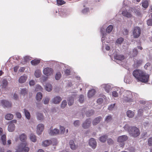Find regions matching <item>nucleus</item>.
I'll list each match as a JSON object with an SVG mask.
<instances>
[{"label": "nucleus", "instance_id": "obj_28", "mask_svg": "<svg viewBox=\"0 0 152 152\" xmlns=\"http://www.w3.org/2000/svg\"><path fill=\"white\" fill-rule=\"evenodd\" d=\"M102 86L104 88V89L105 91L107 93H108L110 88V86L106 84H103Z\"/></svg>", "mask_w": 152, "mask_h": 152}, {"label": "nucleus", "instance_id": "obj_8", "mask_svg": "<svg viewBox=\"0 0 152 152\" xmlns=\"http://www.w3.org/2000/svg\"><path fill=\"white\" fill-rule=\"evenodd\" d=\"M44 128V125L42 124H39L37 126V130L38 134H40L42 133Z\"/></svg>", "mask_w": 152, "mask_h": 152}, {"label": "nucleus", "instance_id": "obj_20", "mask_svg": "<svg viewBox=\"0 0 152 152\" xmlns=\"http://www.w3.org/2000/svg\"><path fill=\"white\" fill-rule=\"evenodd\" d=\"M52 143V141L50 140H47L43 141L42 142V145L45 147L49 145Z\"/></svg>", "mask_w": 152, "mask_h": 152}, {"label": "nucleus", "instance_id": "obj_47", "mask_svg": "<svg viewBox=\"0 0 152 152\" xmlns=\"http://www.w3.org/2000/svg\"><path fill=\"white\" fill-rule=\"evenodd\" d=\"M142 6L145 8H147L148 6V3L147 1H145L142 3Z\"/></svg>", "mask_w": 152, "mask_h": 152}, {"label": "nucleus", "instance_id": "obj_32", "mask_svg": "<svg viewBox=\"0 0 152 152\" xmlns=\"http://www.w3.org/2000/svg\"><path fill=\"white\" fill-rule=\"evenodd\" d=\"M26 118L28 119H30V114L29 112L26 109L24 110Z\"/></svg>", "mask_w": 152, "mask_h": 152}, {"label": "nucleus", "instance_id": "obj_6", "mask_svg": "<svg viewBox=\"0 0 152 152\" xmlns=\"http://www.w3.org/2000/svg\"><path fill=\"white\" fill-rule=\"evenodd\" d=\"M53 70L50 67H47L44 69L43 73L44 74L47 76H50L53 74Z\"/></svg>", "mask_w": 152, "mask_h": 152}, {"label": "nucleus", "instance_id": "obj_33", "mask_svg": "<svg viewBox=\"0 0 152 152\" xmlns=\"http://www.w3.org/2000/svg\"><path fill=\"white\" fill-rule=\"evenodd\" d=\"M41 74V72L40 70H36L34 75L35 76L37 77H39Z\"/></svg>", "mask_w": 152, "mask_h": 152}, {"label": "nucleus", "instance_id": "obj_3", "mask_svg": "<svg viewBox=\"0 0 152 152\" xmlns=\"http://www.w3.org/2000/svg\"><path fill=\"white\" fill-rule=\"evenodd\" d=\"M129 132L134 137H137L140 134L139 130L137 127H135L130 128L129 130Z\"/></svg>", "mask_w": 152, "mask_h": 152}, {"label": "nucleus", "instance_id": "obj_61", "mask_svg": "<svg viewBox=\"0 0 152 152\" xmlns=\"http://www.w3.org/2000/svg\"><path fill=\"white\" fill-rule=\"evenodd\" d=\"M65 74L66 75H68L70 74V71L68 69H66L64 71Z\"/></svg>", "mask_w": 152, "mask_h": 152}, {"label": "nucleus", "instance_id": "obj_63", "mask_svg": "<svg viewBox=\"0 0 152 152\" xmlns=\"http://www.w3.org/2000/svg\"><path fill=\"white\" fill-rule=\"evenodd\" d=\"M29 84L30 86H34L35 84V82L34 80H31L29 81Z\"/></svg>", "mask_w": 152, "mask_h": 152}, {"label": "nucleus", "instance_id": "obj_22", "mask_svg": "<svg viewBox=\"0 0 152 152\" xmlns=\"http://www.w3.org/2000/svg\"><path fill=\"white\" fill-rule=\"evenodd\" d=\"M31 57L28 56H26L23 58V61H22L21 63L23 64H25L26 62L29 61L31 60Z\"/></svg>", "mask_w": 152, "mask_h": 152}, {"label": "nucleus", "instance_id": "obj_31", "mask_svg": "<svg viewBox=\"0 0 152 152\" xmlns=\"http://www.w3.org/2000/svg\"><path fill=\"white\" fill-rule=\"evenodd\" d=\"M5 118L6 119L10 120L12 119L13 118V115L11 114H8L5 116Z\"/></svg>", "mask_w": 152, "mask_h": 152}, {"label": "nucleus", "instance_id": "obj_48", "mask_svg": "<svg viewBox=\"0 0 152 152\" xmlns=\"http://www.w3.org/2000/svg\"><path fill=\"white\" fill-rule=\"evenodd\" d=\"M67 104V102L66 100H63L61 104V107L62 108H64L66 106Z\"/></svg>", "mask_w": 152, "mask_h": 152}, {"label": "nucleus", "instance_id": "obj_50", "mask_svg": "<svg viewBox=\"0 0 152 152\" xmlns=\"http://www.w3.org/2000/svg\"><path fill=\"white\" fill-rule=\"evenodd\" d=\"M107 142L108 144L109 145H112L114 143V142L113 140L111 139V138H109L107 140Z\"/></svg>", "mask_w": 152, "mask_h": 152}, {"label": "nucleus", "instance_id": "obj_5", "mask_svg": "<svg viewBox=\"0 0 152 152\" xmlns=\"http://www.w3.org/2000/svg\"><path fill=\"white\" fill-rule=\"evenodd\" d=\"M142 62L143 60L142 59H135L134 61L133 67L134 68H138L142 64Z\"/></svg>", "mask_w": 152, "mask_h": 152}, {"label": "nucleus", "instance_id": "obj_62", "mask_svg": "<svg viewBox=\"0 0 152 152\" xmlns=\"http://www.w3.org/2000/svg\"><path fill=\"white\" fill-rule=\"evenodd\" d=\"M15 114L18 118H21V115L20 113L19 112H17Z\"/></svg>", "mask_w": 152, "mask_h": 152}, {"label": "nucleus", "instance_id": "obj_58", "mask_svg": "<svg viewBox=\"0 0 152 152\" xmlns=\"http://www.w3.org/2000/svg\"><path fill=\"white\" fill-rule=\"evenodd\" d=\"M103 101V99L102 98H99L97 100V103L99 104L102 103Z\"/></svg>", "mask_w": 152, "mask_h": 152}, {"label": "nucleus", "instance_id": "obj_41", "mask_svg": "<svg viewBox=\"0 0 152 152\" xmlns=\"http://www.w3.org/2000/svg\"><path fill=\"white\" fill-rule=\"evenodd\" d=\"M74 99L73 97H70L69 98L68 101V105L69 106L72 105L74 103Z\"/></svg>", "mask_w": 152, "mask_h": 152}, {"label": "nucleus", "instance_id": "obj_60", "mask_svg": "<svg viewBox=\"0 0 152 152\" xmlns=\"http://www.w3.org/2000/svg\"><path fill=\"white\" fill-rule=\"evenodd\" d=\"M115 104H111L108 107V109L109 110H112L114 108V107L115 106Z\"/></svg>", "mask_w": 152, "mask_h": 152}, {"label": "nucleus", "instance_id": "obj_59", "mask_svg": "<svg viewBox=\"0 0 152 152\" xmlns=\"http://www.w3.org/2000/svg\"><path fill=\"white\" fill-rule=\"evenodd\" d=\"M80 124L79 121L78 120H76L74 121V124L75 126H78Z\"/></svg>", "mask_w": 152, "mask_h": 152}, {"label": "nucleus", "instance_id": "obj_18", "mask_svg": "<svg viewBox=\"0 0 152 152\" xmlns=\"http://www.w3.org/2000/svg\"><path fill=\"white\" fill-rule=\"evenodd\" d=\"M96 91L94 89H92L89 90L88 93V97L90 98L92 97L95 94Z\"/></svg>", "mask_w": 152, "mask_h": 152}, {"label": "nucleus", "instance_id": "obj_51", "mask_svg": "<svg viewBox=\"0 0 152 152\" xmlns=\"http://www.w3.org/2000/svg\"><path fill=\"white\" fill-rule=\"evenodd\" d=\"M148 143L149 146H152V137H150L149 138Z\"/></svg>", "mask_w": 152, "mask_h": 152}, {"label": "nucleus", "instance_id": "obj_29", "mask_svg": "<svg viewBox=\"0 0 152 152\" xmlns=\"http://www.w3.org/2000/svg\"><path fill=\"white\" fill-rule=\"evenodd\" d=\"M42 98V94L41 93H38L36 96V99L38 101H39Z\"/></svg>", "mask_w": 152, "mask_h": 152}, {"label": "nucleus", "instance_id": "obj_10", "mask_svg": "<svg viewBox=\"0 0 152 152\" xmlns=\"http://www.w3.org/2000/svg\"><path fill=\"white\" fill-rule=\"evenodd\" d=\"M89 144L92 148L94 149L96 148V142L94 139L93 138L90 139L89 141Z\"/></svg>", "mask_w": 152, "mask_h": 152}, {"label": "nucleus", "instance_id": "obj_42", "mask_svg": "<svg viewBox=\"0 0 152 152\" xmlns=\"http://www.w3.org/2000/svg\"><path fill=\"white\" fill-rule=\"evenodd\" d=\"M37 119L39 120H42L43 119V116L42 114L38 113L37 115Z\"/></svg>", "mask_w": 152, "mask_h": 152}, {"label": "nucleus", "instance_id": "obj_37", "mask_svg": "<svg viewBox=\"0 0 152 152\" xmlns=\"http://www.w3.org/2000/svg\"><path fill=\"white\" fill-rule=\"evenodd\" d=\"M1 140L4 145H5L6 143V137L5 134H3L1 137Z\"/></svg>", "mask_w": 152, "mask_h": 152}, {"label": "nucleus", "instance_id": "obj_7", "mask_svg": "<svg viewBox=\"0 0 152 152\" xmlns=\"http://www.w3.org/2000/svg\"><path fill=\"white\" fill-rule=\"evenodd\" d=\"M91 124V121L90 119H86L82 124V126L84 129H88L89 127Z\"/></svg>", "mask_w": 152, "mask_h": 152}, {"label": "nucleus", "instance_id": "obj_56", "mask_svg": "<svg viewBox=\"0 0 152 152\" xmlns=\"http://www.w3.org/2000/svg\"><path fill=\"white\" fill-rule=\"evenodd\" d=\"M113 96L115 97H116L118 96V94L116 91H113L112 92Z\"/></svg>", "mask_w": 152, "mask_h": 152}, {"label": "nucleus", "instance_id": "obj_24", "mask_svg": "<svg viewBox=\"0 0 152 152\" xmlns=\"http://www.w3.org/2000/svg\"><path fill=\"white\" fill-rule=\"evenodd\" d=\"M40 62V60L37 59H34L32 60L31 62V64L34 66H35L38 64Z\"/></svg>", "mask_w": 152, "mask_h": 152}, {"label": "nucleus", "instance_id": "obj_43", "mask_svg": "<svg viewBox=\"0 0 152 152\" xmlns=\"http://www.w3.org/2000/svg\"><path fill=\"white\" fill-rule=\"evenodd\" d=\"M124 39L122 37H120L117 39L116 42L118 44H121L124 41Z\"/></svg>", "mask_w": 152, "mask_h": 152}, {"label": "nucleus", "instance_id": "obj_52", "mask_svg": "<svg viewBox=\"0 0 152 152\" xmlns=\"http://www.w3.org/2000/svg\"><path fill=\"white\" fill-rule=\"evenodd\" d=\"M147 24L149 26H152V19L148 20L147 21Z\"/></svg>", "mask_w": 152, "mask_h": 152}, {"label": "nucleus", "instance_id": "obj_38", "mask_svg": "<svg viewBox=\"0 0 152 152\" xmlns=\"http://www.w3.org/2000/svg\"><path fill=\"white\" fill-rule=\"evenodd\" d=\"M113 27L112 25H110L108 26L106 29V32L107 33H110L113 29Z\"/></svg>", "mask_w": 152, "mask_h": 152}, {"label": "nucleus", "instance_id": "obj_25", "mask_svg": "<svg viewBox=\"0 0 152 152\" xmlns=\"http://www.w3.org/2000/svg\"><path fill=\"white\" fill-rule=\"evenodd\" d=\"M52 89L51 85L49 83H47L45 86V89L48 91H51Z\"/></svg>", "mask_w": 152, "mask_h": 152}, {"label": "nucleus", "instance_id": "obj_1", "mask_svg": "<svg viewBox=\"0 0 152 152\" xmlns=\"http://www.w3.org/2000/svg\"><path fill=\"white\" fill-rule=\"evenodd\" d=\"M132 74L138 82L146 83L148 81L149 76L143 71L140 69H135L133 71Z\"/></svg>", "mask_w": 152, "mask_h": 152}, {"label": "nucleus", "instance_id": "obj_12", "mask_svg": "<svg viewBox=\"0 0 152 152\" xmlns=\"http://www.w3.org/2000/svg\"><path fill=\"white\" fill-rule=\"evenodd\" d=\"M128 139L127 136L124 135L119 136L117 139V141L119 142H123L126 141Z\"/></svg>", "mask_w": 152, "mask_h": 152}, {"label": "nucleus", "instance_id": "obj_26", "mask_svg": "<svg viewBox=\"0 0 152 152\" xmlns=\"http://www.w3.org/2000/svg\"><path fill=\"white\" fill-rule=\"evenodd\" d=\"M126 114L128 117L132 118L134 116V113L132 111L130 110H129L127 111L126 112Z\"/></svg>", "mask_w": 152, "mask_h": 152}, {"label": "nucleus", "instance_id": "obj_36", "mask_svg": "<svg viewBox=\"0 0 152 152\" xmlns=\"http://www.w3.org/2000/svg\"><path fill=\"white\" fill-rule=\"evenodd\" d=\"M57 5L58 6H61L66 3L65 1L63 0H56Z\"/></svg>", "mask_w": 152, "mask_h": 152}, {"label": "nucleus", "instance_id": "obj_40", "mask_svg": "<svg viewBox=\"0 0 152 152\" xmlns=\"http://www.w3.org/2000/svg\"><path fill=\"white\" fill-rule=\"evenodd\" d=\"M138 51L136 49L134 48L132 52V56L134 57L137 56L138 54Z\"/></svg>", "mask_w": 152, "mask_h": 152}, {"label": "nucleus", "instance_id": "obj_16", "mask_svg": "<svg viewBox=\"0 0 152 152\" xmlns=\"http://www.w3.org/2000/svg\"><path fill=\"white\" fill-rule=\"evenodd\" d=\"M15 128V126L13 123H10L8 127V130L9 132H12L14 131Z\"/></svg>", "mask_w": 152, "mask_h": 152}, {"label": "nucleus", "instance_id": "obj_54", "mask_svg": "<svg viewBox=\"0 0 152 152\" xmlns=\"http://www.w3.org/2000/svg\"><path fill=\"white\" fill-rule=\"evenodd\" d=\"M61 134H63L64 132L65 131V128L63 126H60V128Z\"/></svg>", "mask_w": 152, "mask_h": 152}, {"label": "nucleus", "instance_id": "obj_53", "mask_svg": "<svg viewBox=\"0 0 152 152\" xmlns=\"http://www.w3.org/2000/svg\"><path fill=\"white\" fill-rule=\"evenodd\" d=\"M50 100V99L48 97L45 98L44 100V103L45 104H47L48 103Z\"/></svg>", "mask_w": 152, "mask_h": 152}, {"label": "nucleus", "instance_id": "obj_9", "mask_svg": "<svg viewBox=\"0 0 152 152\" xmlns=\"http://www.w3.org/2000/svg\"><path fill=\"white\" fill-rule=\"evenodd\" d=\"M1 102L2 106L4 107H11V103L7 100H2Z\"/></svg>", "mask_w": 152, "mask_h": 152}, {"label": "nucleus", "instance_id": "obj_11", "mask_svg": "<svg viewBox=\"0 0 152 152\" xmlns=\"http://www.w3.org/2000/svg\"><path fill=\"white\" fill-rule=\"evenodd\" d=\"M62 100L61 97L59 96H56L53 98L52 100V102L55 104H58Z\"/></svg>", "mask_w": 152, "mask_h": 152}, {"label": "nucleus", "instance_id": "obj_35", "mask_svg": "<svg viewBox=\"0 0 152 152\" xmlns=\"http://www.w3.org/2000/svg\"><path fill=\"white\" fill-rule=\"evenodd\" d=\"M94 113V110H91L86 112V115L87 117H89L93 115Z\"/></svg>", "mask_w": 152, "mask_h": 152}, {"label": "nucleus", "instance_id": "obj_17", "mask_svg": "<svg viewBox=\"0 0 152 152\" xmlns=\"http://www.w3.org/2000/svg\"><path fill=\"white\" fill-rule=\"evenodd\" d=\"M59 131L58 129H55L53 130H51L49 132V134L51 135H55L59 134Z\"/></svg>", "mask_w": 152, "mask_h": 152}, {"label": "nucleus", "instance_id": "obj_27", "mask_svg": "<svg viewBox=\"0 0 152 152\" xmlns=\"http://www.w3.org/2000/svg\"><path fill=\"white\" fill-rule=\"evenodd\" d=\"M30 139L32 142H35L37 141L36 136L34 134H31L30 136Z\"/></svg>", "mask_w": 152, "mask_h": 152}, {"label": "nucleus", "instance_id": "obj_21", "mask_svg": "<svg viewBox=\"0 0 152 152\" xmlns=\"http://www.w3.org/2000/svg\"><path fill=\"white\" fill-rule=\"evenodd\" d=\"M69 145L71 148L72 149L74 150L76 149V146L75 145V143L73 140H71L70 141Z\"/></svg>", "mask_w": 152, "mask_h": 152}, {"label": "nucleus", "instance_id": "obj_45", "mask_svg": "<svg viewBox=\"0 0 152 152\" xmlns=\"http://www.w3.org/2000/svg\"><path fill=\"white\" fill-rule=\"evenodd\" d=\"M27 90L26 88L23 89L21 90L20 94L23 95H25L27 93Z\"/></svg>", "mask_w": 152, "mask_h": 152}, {"label": "nucleus", "instance_id": "obj_4", "mask_svg": "<svg viewBox=\"0 0 152 152\" xmlns=\"http://www.w3.org/2000/svg\"><path fill=\"white\" fill-rule=\"evenodd\" d=\"M141 29L138 26L134 27L133 31V35L135 38H138L141 34Z\"/></svg>", "mask_w": 152, "mask_h": 152}, {"label": "nucleus", "instance_id": "obj_15", "mask_svg": "<svg viewBox=\"0 0 152 152\" xmlns=\"http://www.w3.org/2000/svg\"><path fill=\"white\" fill-rule=\"evenodd\" d=\"M27 78V77L25 75L21 76L18 80L19 82L20 83H23L25 82Z\"/></svg>", "mask_w": 152, "mask_h": 152}, {"label": "nucleus", "instance_id": "obj_55", "mask_svg": "<svg viewBox=\"0 0 152 152\" xmlns=\"http://www.w3.org/2000/svg\"><path fill=\"white\" fill-rule=\"evenodd\" d=\"M89 11V9L88 8H86L83 10L82 11V12L83 14H86Z\"/></svg>", "mask_w": 152, "mask_h": 152}, {"label": "nucleus", "instance_id": "obj_14", "mask_svg": "<svg viewBox=\"0 0 152 152\" xmlns=\"http://www.w3.org/2000/svg\"><path fill=\"white\" fill-rule=\"evenodd\" d=\"M114 58L117 60L122 61L124 59L125 57L124 56L122 55L116 54L114 56Z\"/></svg>", "mask_w": 152, "mask_h": 152}, {"label": "nucleus", "instance_id": "obj_44", "mask_svg": "<svg viewBox=\"0 0 152 152\" xmlns=\"http://www.w3.org/2000/svg\"><path fill=\"white\" fill-rule=\"evenodd\" d=\"M112 117L111 115L107 116L106 118L105 121L107 122H108L111 121L112 120Z\"/></svg>", "mask_w": 152, "mask_h": 152}, {"label": "nucleus", "instance_id": "obj_49", "mask_svg": "<svg viewBox=\"0 0 152 152\" xmlns=\"http://www.w3.org/2000/svg\"><path fill=\"white\" fill-rule=\"evenodd\" d=\"M84 100V96L83 95H81L79 97V102L81 103H82L83 102Z\"/></svg>", "mask_w": 152, "mask_h": 152}, {"label": "nucleus", "instance_id": "obj_19", "mask_svg": "<svg viewBox=\"0 0 152 152\" xmlns=\"http://www.w3.org/2000/svg\"><path fill=\"white\" fill-rule=\"evenodd\" d=\"M19 138L21 141L24 142L26 140L27 136L25 134L23 133L20 136Z\"/></svg>", "mask_w": 152, "mask_h": 152}, {"label": "nucleus", "instance_id": "obj_64", "mask_svg": "<svg viewBox=\"0 0 152 152\" xmlns=\"http://www.w3.org/2000/svg\"><path fill=\"white\" fill-rule=\"evenodd\" d=\"M48 79V77H47L44 76L42 77V81L43 82H44L46 80Z\"/></svg>", "mask_w": 152, "mask_h": 152}, {"label": "nucleus", "instance_id": "obj_39", "mask_svg": "<svg viewBox=\"0 0 152 152\" xmlns=\"http://www.w3.org/2000/svg\"><path fill=\"white\" fill-rule=\"evenodd\" d=\"M8 85V82L6 80H3L2 83V86L3 88H5Z\"/></svg>", "mask_w": 152, "mask_h": 152}, {"label": "nucleus", "instance_id": "obj_57", "mask_svg": "<svg viewBox=\"0 0 152 152\" xmlns=\"http://www.w3.org/2000/svg\"><path fill=\"white\" fill-rule=\"evenodd\" d=\"M42 88L39 85H37L36 87V90L37 91H42Z\"/></svg>", "mask_w": 152, "mask_h": 152}, {"label": "nucleus", "instance_id": "obj_34", "mask_svg": "<svg viewBox=\"0 0 152 152\" xmlns=\"http://www.w3.org/2000/svg\"><path fill=\"white\" fill-rule=\"evenodd\" d=\"M107 138V135H103L100 137L99 140L101 142H104L106 141Z\"/></svg>", "mask_w": 152, "mask_h": 152}, {"label": "nucleus", "instance_id": "obj_30", "mask_svg": "<svg viewBox=\"0 0 152 152\" xmlns=\"http://www.w3.org/2000/svg\"><path fill=\"white\" fill-rule=\"evenodd\" d=\"M123 102H130L133 101V100L131 98H129L127 97H125L123 99Z\"/></svg>", "mask_w": 152, "mask_h": 152}, {"label": "nucleus", "instance_id": "obj_46", "mask_svg": "<svg viewBox=\"0 0 152 152\" xmlns=\"http://www.w3.org/2000/svg\"><path fill=\"white\" fill-rule=\"evenodd\" d=\"M61 74L60 72H58L56 75L55 78L56 80H59L61 77Z\"/></svg>", "mask_w": 152, "mask_h": 152}, {"label": "nucleus", "instance_id": "obj_13", "mask_svg": "<svg viewBox=\"0 0 152 152\" xmlns=\"http://www.w3.org/2000/svg\"><path fill=\"white\" fill-rule=\"evenodd\" d=\"M102 118L101 116H99L94 119L92 122L93 125H96L98 124L102 120Z\"/></svg>", "mask_w": 152, "mask_h": 152}, {"label": "nucleus", "instance_id": "obj_23", "mask_svg": "<svg viewBox=\"0 0 152 152\" xmlns=\"http://www.w3.org/2000/svg\"><path fill=\"white\" fill-rule=\"evenodd\" d=\"M122 15L127 18H130L132 16V15L127 10H124L122 12Z\"/></svg>", "mask_w": 152, "mask_h": 152}, {"label": "nucleus", "instance_id": "obj_2", "mask_svg": "<svg viewBox=\"0 0 152 152\" xmlns=\"http://www.w3.org/2000/svg\"><path fill=\"white\" fill-rule=\"evenodd\" d=\"M16 152H28L29 148L26 142L20 143L16 148Z\"/></svg>", "mask_w": 152, "mask_h": 152}]
</instances>
